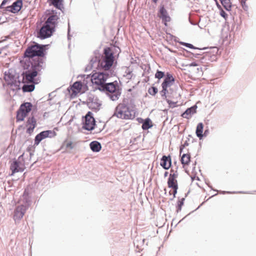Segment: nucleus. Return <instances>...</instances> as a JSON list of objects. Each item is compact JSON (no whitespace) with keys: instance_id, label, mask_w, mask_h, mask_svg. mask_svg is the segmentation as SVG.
Segmentation results:
<instances>
[{"instance_id":"f257e3e1","label":"nucleus","mask_w":256,"mask_h":256,"mask_svg":"<svg viewBox=\"0 0 256 256\" xmlns=\"http://www.w3.org/2000/svg\"><path fill=\"white\" fill-rule=\"evenodd\" d=\"M44 68V60L42 58H37L31 64L30 69L24 72L23 79L26 82L37 84L36 78L38 73Z\"/></svg>"},{"instance_id":"f03ea898","label":"nucleus","mask_w":256,"mask_h":256,"mask_svg":"<svg viewBox=\"0 0 256 256\" xmlns=\"http://www.w3.org/2000/svg\"><path fill=\"white\" fill-rule=\"evenodd\" d=\"M136 114V106H128L124 103L119 104L116 107L114 116L122 120H133Z\"/></svg>"},{"instance_id":"7ed1b4c3","label":"nucleus","mask_w":256,"mask_h":256,"mask_svg":"<svg viewBox=\"0 0 256 256\" xmlns=\"http://www.w3.org/2000/svg\"><path fill=\"white\" fill-rule=\"evenodd\" d=\"M58 17L56 14L50 16L41 28L38 33V37L46 38L50 36L54 30Z\"/></svg>"},{"instance_id":"20e7f679","label":"nucleus","mask_w":256,"mask_h":256,"mask_svg":"<svg viewBox=\"0 0 256 256\" xmlns=\"http://www.w3.org/2000/svg\"><path fill=\"white\" fill-rule=\"evenodd\" d=\"M44 47L45 46H40L38 44L28 47L24 52L25 57L28 58V60H26L28 62L32 64L34 60H36L37 58H42L44 56Z\"/></svg>"},{"instance_id":"39448f33","label":"nucleus","mask_w":256,"mask_h":256,"mask_svg":"<svg viewBox=\"0 0 256 256\" xmlns=\"http://www.w3.org/2000/svg\"><path fill=\"white\" fill-rule=\"evenodd\" d=\"M104 56L101 61H100V65L101 67L104 70H108L112 66L114 57L112 50L110 48L104 49Z\"/></svg>"},{"instance_id":"423d86ee","label":"nucleus","mask_w":256,"mask_h":256,"mask_svg":"<svg viewBox=\"0 0 256 256\" xmlns=\"http://www.w3.org/2000/svg\"><path fill=\"white\" fill-rule=\"evenodd\" d=\"M24 154H22L17 160L14 159L10 162L11 176H13L16 172H22L26 168Z\"/></svg>"},{"instance_id":"0eeeda50","label":"nucleus","mask_w":256,"mask_h":256,"mask_svg":"<svg viewBox=\"0 0 256 256\" xmlns=\"http://www.w3.org/2000/svg\"><path fill=\"white\" fill-rule=\"evenodd\" d=\"M178 174L176 172H174L173 170H170V174L168 180V186L172 190L170 191V195H172V198H174L178 189V184L177 178Z\"/></svg>"},{"instance_id":"6e6552de","label":"nucleus","mask_w":256,"mask_h":256,"mask_svg":"<svg viewBox=\"0 0 256 256\" xmlns=\"http://www.w3.org/2000/svg\"><path fill=\"white\" fill-rule=\"evenodd\" d=\"M175 81L173 76L169 73H167L164 81L162 84V90L160 91V94L162 97L166 98V94L168 93V88L172 86Z\"/></svg>"},{"instance_id":"1a4fd4ad","label":"nucleus","mask_w":256,"mask_h":256,"mask_svg":"<svg viewBox=\"0 0 256 256\" xmlns=\"http://www.w3.org/2000/svg\"><path fill=\"white\" fill-rule=\"evenodd\" d=\"M86 90V86L80 82H75L69 90L70 96L75 98L78 94L83 93Z\"/></svg>"},{"instance_id":"9d476101","label":"nucleus","mask_w":256,"mask_h":256,"mask_svg":"<svg viewBox=\"0 0 256 256\" xmlns=\"http://www.w3.org/2000/svg\"><path fill=\"white\" fill-rule=\"evenodd\" d=\"M108 76V74L103 72L95 73L92 75L91 80L93 84L98 86H103L104 85Z\"/></svg>"},{"instance_id":"9b49d317","label":"nucleus","mask_w":256,"mask_h":256,"mask_svg":"<svg viewBox=\"0 0 256 256\" xmlns=\"http://www.w3.org/2000/svg\"><path fill=\"white\" fill-rule=\"evenodd\" d=\"M104 88L106 91L113 94L111 96V98L113 100H117L120 96V93L118 89V86L112 82L104 84Z\"/></svg>"},{"instance_id":"f8f14e48","label":"nucleus","mask_w":256,"mask_h":256,"mask_svg":"<svg viewBox=\"0 0 256 256\" xmlns=\"http://www.w3.org/2000/svg\"><path fill=\"white\" fill-rule=\"evenodd\" d=\"M26 208L24 205L18 206L14 210L13 218L15 222H18L23 218L26 213Z\"/></svg>"},{"instance_id":"ddd939ff","label":"nucleus","mask_w":256,"mask_h":256,"mask_svg":"<svg viewBox=\"0 0 256 256\" xmlns=\"http://www.w3.org/2000/svg\"><path fill=\"white\" fill-rule=\"evenodd\" d=\"M95 126V120L92 116L91 112H88L85 116V122L84 128L88 130H91L94 128Z\"/></svg>"},{"instance_id":"4468645a","label":"nucleus","mask_w":256,"mask_h":256,"mask_svg":"<svg viewBox=\"0 0 256 256\" xmlns=\"http://www.w3.org/2000/svg\"><path fill=\"white\" fill-rule=\"evenodd\" d=\"M22 6V1L21 0H17L14 2L12 5L8 6L6 8V10L8 12L12 13L18 12Z\"/></svg>"},{"instance_id":"2eb2a0df","label":"nucleus","mask_w":256,"mask_h":256,"mask_svg":"<svg viewBox=\"0 0 256 256\" xmlns=\"http://www.w3.org/2000/svg\"><path fill=\"white\" fill-rule=\"evenodd\" d=\"M159 13V17L162 18V22H164V25L166 26L167 22H170L171 18L168 16V13L164 6H162L160 7Z\"/></svg>"},{"instance_id":"dca6fc26","label":"nucleus","mask_w":256,"mask_h":256,"mask_svg":"<svg viewBox=\"0 0 256 256\" xmlns=\"http://www.w3.org/2000/svg\"><path fill=\"white\" fill-rule=\"evenodd\" d=\"M52 134L53 132L51 130H46L40 132L35 137L34 144L38 145L42 140L48 138L50 134Z\"/></svg>"},{"instance_id":"f3484780","label":"nucleus","mask_w":256,"mask_h":256,"mask_svg":"<svg viewBox=\"0 0 256 256\" xmlns=\"http://www.w3.org/2000/svg\"><path fill=\"white\" fill-rule=\"evenodd\" d=\"M160 165L165 170L169 169L172 166L170 156H164L161 158Z\"/></svg>"},{"instance_id":"a211bd4d","label":"nucleus","mask_w":256,"mask_h":256,"mask_svg":"<svg viewBox=\"0 0 256 256\" xmlns=\"http://www.w3.org/2000/svg\"><path fill=\"white\" fill-rule=\"evenodd\" d=\"M36 126V120L34 117H30L28 120L26 126L27 127L26 132L31 134Z\"/></svg>"},{"instance_id":"6ab92c4d","label":"nucleus","mask_w":256,"mask_h":256,"mask_svg":"<svg viewBox=\"0 0 256 256\" xmlns=\"http://www.w3.org/2000/svg\"><path fill=\"white\" fill-rule=\"evenodd\" d=\"M50 4L60 10L64 8V0H50Z\"/></svg>"},{"instance_id":"aec40b11","label":"nucleus","mask_w":256,"mask_h":256,"mask_svg":"<svg viewBox=\"0 0 256 256\" xmlns=\"http://www.w3.org/2000/svg\"><path fill=\"white\" fill-rule=\"evenodd\" d=\"M180 161L183 166V167L186 168L187 166L188 165L189 163L190 162V154H183L182 156Z\"/></svg>"},{"instance_id":"412c9836","label":"nucleus","mask_w":256,"mask_h":256,"mask_svg":"<svg viewBox=\"0 0 256 256\" xmlns=\"http://www.w3.org/2000/svg\"><path fill=\"white\" fill-rule=\"evenodd\" d=\"M196 112V106H192L188 108L182 115L184 118H188L192 114Z\"/></svg>"},{"instance_id":"4be33fe9","label":"nucleus","mask_w":256,"mask_h":256,"mask_svg":"<svg viewBox=\"0 0 256 256\" xmlns=\"http://www.w3.org/2000/svg\"><path fill=\"white\" fill-rule=\"evenodd\" d=\"M32 106L31 103L30 102H25L23 104H22L20 106V108L22 110L24 111V112L27 115L32 110Z\"/></svg>"},{"instance_id":"5701e85b","label":"nucleus","mask_w":256,"mask_h":256,"mask_svg":"<svg viewBox=\"0 0 256 256\" xmlns=\"http://www.w3.org/2000/svg\"><path fill=\"white\" fill-rule=\"evenodd\" d=\"M90 148L94 152H98L102 148L100 144L97 141H93L90 144Z\"/></svg>"},{"instance_id":"b1692460","label":"nucleus","mask_w":256,"mask_h":256,"mask_svg":"<svg viewBox=\"0 0 256 256\" xmlns=\"http://www.w3.org/2000/svg\"><path fill=\"white\" fill-rule=\"evenodd\" d=\"M153 126V124L152 120L150 118H146L144 120L142 128L144 130H147Z\"/></svg>"},{"instance_id":"393cba45","label":"nucleus","mask_w":256,"mask_h":256,"mask_svg":"<svg viewBox=\"0 0 256 256\" xmlns=\"http://www.w3.org/2000/svg\"><path fill=\"white\" fill-rule=\"evenodd\" d=\"M203 129H204V124L200 122L198 124L196 129V134L198 138H199L200 139L202 138L203 136L202 132H203Z\"/></svg>"},{"instance_id":"a878e982","label":"nucleus","mask_w":256,"mask_h":256,"mask_svg":"<svg viewBox=\"0 0 256 256\" xmlns=\"http://www.w3.org/2000/svg\"><path fill=\"white\" fill-rule=\"evenodd\" d=\"M28 115L26 114L24 111L22 110L20 108L19 110L17 112V114H16V121H22L24 120V118L27 116Z\"/></svg>"},{"instance_id":"bb28decb","label":"nucleus","mask_w":256,"mask_h":256,"mask_svg":"<svg viewBox=\"0 0 256 256\" xmlns=\"http://www.w3.org/2000/svg\"><path fill=\"white\" fill-rule=\"evenodd\" d=\"M223 6L228 10H230L232 8L230 0H220Z\"/></svg>"},{"instance_id":"cd10ccee","label":"nucleus","mask_w":256,"mask_h":256,"mask_svg":"<svg viewBox=\"0 0 256 256\" xmlns=\"http://www.w3.org/2000/svg\"><path fill=\"white\" fill-rule=\"evenodd\" d=\"M34 88V86L33 84L25 85L23 86V90L24 92H32Z\"/></svg>"},{"instance_id":"c85d7f7f","label":"nucleus","mask_w":256,"mask_h":256,"mask_svg":"<svg viewBox=\"0 0 256 256\" xmlns=\"http://www.w3.org/2000/svg\"><path fill=\"white\" fill-rule=\"evenodd\" d=\"M158 92L157 88L154 86L150 88L148 90V93L152 96H154Z\"/></svg>"},{"instance_id":"c756f323","label":"nucleus","mask_w":256,"mask_h":256,"mask_svg":"<svg viewBox=\"0 0 256 256\" xmlns=\"http://www.w3.org/2000/svg\"><path fill=\"white\" fill-rule=\"evenodd\" d=\"M89 107L91 108L92 109H95L97 110L99 108V107L100 106V104L98 103H94L93 102H90L89 104Z\"/></svg>"},{"instance_id":"7c9ffc66","label":"nucleus","mask_w":256,"mask_h":256,"mask_svg":"<svg viewBox=\"0 0 256 256\" xmlns=\"http://www.w3.org/2000/svg\"><path fill=\"white\" fill-rule=\"evenodd\" d=\"M164 76V72L158 70L155 74V78L160 80Z\"/></svg>"},{"instance_id":"2f4dec72","label":"nucleus","mask_w":256,"mask_h":256,"mask_svg":"<svg viewBox=\"0 0 256 256\" xmlns=\"http://www.w3.org/2000/svg\"><path fill=\"white\" fill-rule=\"evenodd\" d=\"M13 77L10 78L6 74L5 75L4 80L7 82L8 84H11L13 83Z\"/></svg>"},{"instance_id":"473e14b6","label":"nucleus","mask_w":256,"mask_h":256,"mask_svg":"<svg viewBox=\"0 0 256 256\" xmlns=\"http://www.w3.org/2000/svg\"><path fill=\"white\" fill-rule=\"evenodd\" d=\"M66 146L67 148L72 149L73 148L72 142H68L66 143Z\"/></svg>"},{"instance_id":"72a5a7b5","label":"nucleus","mask_w":256,"mask_h":256,"mask_svg":"<svg viewBox=\"0 0 256 256\" xmlns=\"http://www.w3.org/2000/svg\"><path fill=\"white\" fill-rule=\"evenodd\" d=\"M220 14L225 19L226 18H227V14L226 13V12L223 10H222L220 12Z\"/></svg>"},{"instance_id":"f704fd0d","label":"nucleus","mask_w":256,"mask_h":256,"mask_svg":"<svg viewBox=\"0 0 256 256\" xmlns=\"http://www.w3.org/2000/svg\"><path fill=\"white\" fill-rule=\"evenodd\" d=\"M246 0H239V1L241 3V4L242 6V8L245 9L246 8Z\"/></svg>"},{"instance_id":"c9c22d12","label":"nucleus","mask_w":256,"mask_h":256,"mask_svg":"<svg viewBox=\"0 0 256 256\" xmlns=\"http://www.w3.org/2000/svg\"><path fill=\"white\" fill-rule=\"evenodd\" d=\"M188 66H198V64L195 62H194L190 63V64H188Z\"/></svg>"},{"instance_id":"e433bc0d","label":"nucleus","mask_w":256,"mask_h":256,"mask_svg":"<svg viewBox=\"0 0 256 256\" xmlns=\"http://www.w3.org/2000/svg\"><path fill=\"white\" fill-rule=\"evenodd\" d=\"M185 46L186 47L189 48H194V46L192 44H186Z\"/></svg>"},{"instance_id":"4c0bfd02","label":"nucleus","mask_w":256,"mask_h":256,"mask_svg":"<svg viewBox=\"0 0 256 256\" xmlns=\"http://www.w3.org/2000/svg\"><path fill=\"white\" fill-rule=\"evenodd\" d=\"M168 174V172H166L164 173V176H166Z\"/></svg>"},{"instance_id":"58836bf2","label":"nucleus","mask_w":256,"mask_h":256,"mask_svg":"<svg viewBox=\"0 0 256 256\" xmlns=\"http://www.w3.org/2000/svg\"><path fill=\"white\" fill-rule=\"evenodd\" d=\"M152 1L154 2V3H156L158 1V0H152Z\"/></svg>"},{"instance_id":"ea45409f","label":"nucleus","mask_w":256,"mask_h":256,"mask_svg":"<svg viewBox=\"0 0 256 256\" xmlns=\"http://www.w3.org/2000/svg\"><path fill=\"white\" fill-rule=\"evenodd\" d=\"M24 68H26V66H24ZM27 68L28 70V69H29V68Z\"/></svg>"},{"instance_id":"a19ab883","label":"nucleus","mask_w":256,"mask_h":256,"mask_svg":"<svg viewBox=\"0 0 256 256\" xmlns=\"http://www.w3.org/2000/svg\"><path fill=\"white\" fill-rule=\"evenodd\" d=\"M24 68H26V66H24ZM27 68L28 70V69H29V68Z\"/></svg>"},{"instance_id":"79ce46f5","label":"nucleus","mask_w":256,"mask_h":256,"mask_svg":"<svg viewBox=\"0 0 256 256\" xmlns=\"http://www.w3.org/2000/svg\"><path fill=\"white\" fill-rule=\"evenodd\" d=\"M182 204V202H180V206Z\"/></svg>"}]
</instances>
